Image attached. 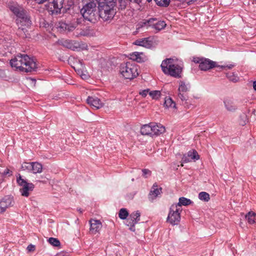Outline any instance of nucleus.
Returning <instances> with one entry per match:
<instances>
[{
    "instance_id": "nucleus-47",
    "label": "nucleus",
    "mask_w": 256,
    "mask_h": 256,
    "mask_svg": "<svg viewBox=\"0 0 256 256\" xmlns=\"http://www.w3.org/2000/svg\"><path fill=\"white\" fill-rule=\"evenodd\" d=\"M34 246L32 244H30L27 247V250L28 252L34 251Z\"/></svg>"
},
{
    "instance_id": "nucleus-42",
    "label": "nucleus",
    "mask_w": 256,
    "mask_h": 256,
    "mask_svg": "<svg viewBox=\"0 0 256 256\" xmlns=\"http://www.w3.org/2000/svg\"><path fill=\"white\" fill-rule=\"evenodd\" d=\"M142 176L145 178H147L148 176H150L151 174L150 170L148 169H142Z\"/></svg>"
},
{
    "instance_id": "nucleus-14",
    "label": "nucleus",
    "mask_w": 256,
    "mask_h": 256,
    "mask_svg": "<svg viewBox=\"0 0 256 256\" xmlns=\"http://www.w3.org/2000/svg\"><path fill=\"white\" fill-rule=\"evenodd\" d=\"M90 232L93 234L99 232L102 226L101 222L98 220H90Z\"/></svg>"
},
{
    "instance_id": "nucleus-45",
    "label": "nucleus",
    "mask_w": 256,
    "mask_h": 256,
    "mask_svg": "<svg viewBox=\"0 0 256 256\" xmlns=\"http://www.w3.org/2000/svg\"><path fill=\"white\" fill-rule=\"evenodd\" d=\"M182 160V162H185V163L188 162H190V158H188V156H186V155H184L183 156Z\"/></svg>"
},
{
    "instance_id": "nucleus-33",
    "label": "nucleus",
    "mask_w": 256,
    "mask_h": 256,
    "mask_svg": "<svg viewBox=\"0 0 256 256\" xmlns=\"http://www.w3.org/2000/svg\"><path fill=\"white\" fill-rule=\"evenodd\" d=\"M198 198L204 202H208L210 199V194L204 192H202L199 193Z\"/></svg>"
},
{
    "instance_id": "nucleus-23",
    "label": "nucleus",
    "mask_w": 256,
    "mask_h": 256,
    "mask_svg": "<svg viewBox=\"0 0 256 256\" xmlns=\"http://www.w3.org/2000/svg\"><path fill=\"white\" fill-rule=\"evenodd\" d=\"M141 55H143L142 52H136L130 54V58L138 62H140L144 60Z\"/></svg>"
},
{
    "instance_id": "nucleus-44",
    "label": "nucleus",
    "mask_w": 256,
    "mask_h": 256,
    "mask_svg": "<svg viewBox=\"0 0 256 256\" xmlns=\"http://www.w3.org/2000/svg\"><path fill=\"white\" fill-rule=\"evenodd\" d=\"M150 90L149 89H146L144 90H143L141 92H140L139 94L140 95L142 96L143 97H146L147 94H149Z\"/></svg>"
},
{
    "instance_id": "nucleus-9",
    "label": "nucleus",
    "mask_w": 256,
    "mask_h": 256,
    "mask_svg": "<svg viewBox=\"0 0 256 256\" xmlns=\"http://www.w3.org/2000/svg\"><path fill=\"white\" fill-rule=\"evenodd\" d=\"M80 23V20L76 19V20H74L70 23H67L66 22L60 21L56 24V28L61 32H71L74 30Z\"/></svg>"
},
{
    "instance_id": "nucleus-20",
    "label": "nucleus",
    "mask_w": 256,
    "mask_h": 256,
    "mask_svg": "<svg viewBox=\"0 0 256 256\" xmlns=\"http://www.w3.org/2000/svg\"><path fill=\"white\" fill-rule=\"evenodd\" d=\"M32 167L31 172L33 174H40L42 172V166L38 162H32Z\"/></svg>"
},
{
    "instance_id": "nucleus-46",
    "label": "nucleus",
    "mask_w": 256,
    "mask_h": 256,
    "mask_svg": "<svg viewBox=\"0 0 256 256\" xmlns=\"http://www.w3.org/2000/svg\"><path fill=\"white\" fill-rule=\"evenodd\" d=\"M104 4H108L115 5L116 0H104Z\"/></svg>"
},
{
    "instance_id": "nucleus-55",
    "label": "nucleus",
    "mask_w": 256,
    "mask_h": 256,
    "mask_svg": "<svg viewBox=\"0 0 256 256\" xmlns=\"http://www.w3.org/2000/svg\"><path fill=\"white\" fill-rule=\"evenodd\" d=\"M146 1L148 2H150L152 1V0H146Z\"/></svg>"
},
{
    "instance_id": "nucleus-10",
    "label": "nucleus",
    "mask_w": 256,
    "mask_h": 256,
    "mask_svg": "<svg viewBox=\"0 0 256 256\" xmlns=\"http://www.w3.org/2000/svg\"><path fill=\"white\" fill-rule=\"evenodd\" d=\"M194 62L199 64V68L202 70H207L216 66V62L208 59L194 58Z\"/></svg>"
},
{
    "instance_id": "nucleus-12",
    "label": "nucleus",
    "mask_w": 256,
    "mask_h": 256,
    "mask_svg": "<svg viewBox=\"0 0 256 256\" xmlns=\"http://www.w3.org/2000/svg\"><path fill=\"white\" fill-rule=\"evenodd\" d=\"M140 213L139 211H136L132 212L130 215L129 218L128 220V226H130V230L131 231L134 232L135 230L134 226L140 220Z\"/></svg>"
},
{
    "instance_id": "nucleus-35",
    "label": "nucleus",
    "mask_w": 256,
    "mask_h": 256,
    "mask_svg": "<svg viewBox=\"0 0 256 256\" xmlns=\"http://www.w3.org/2000/svg\"><path fill=\"white\" fill-rule=\"evenodd\" d=\"M149 95L152 99L157 100L160 96V92L159 90L150 91Z\"/></svg>"
},
{
    "instance_id": "nucleus-28",
    "label": "nucleus",
    "mask_w": 256,
    "mask_h": 256,
    "mask_svg": "<svg viewBox=\"0 0 256 256\" xmlns=\"http://www.w3.org/2000/svg\"><path fill=\"white\" fill-rule=\"evenodd\" d=\"M166 24L164 21H156L154 22V25H152V28L158 31H160L164 29L166 27Z\"/></svg>"
},
{
    "instance_id": "nucleus-21",
    "label": "nucleus",
    "mask_w": 256,
    "mask_h": 256,
    "mask_svg": "<svg viewBox=\"0 0 256 256\" xmlns=\"http://www.w3.org/2000/svg\"><path fill=\"white\" fill-rule=\"evenodd\" d=\"M17 24L21 26H25L26 27L30 26L32 24L30 16L28 14L26 16L20 20L16 22Z\"/></svg>"
},
{
    "instance_id": "nucleus-1",
    "label": "nucleus",
    "mask_w": 256,
    "mask_h": 256,
    "mask_svg": "<svg viewBox=\"0 0 256 256\" xmlns=\"http://www.w3.org/2000/svg\"><path fill=\"white\" fill-rule=\"evenodd\" d=\"M10 64L16 70L26 72L36 71L38 68L36 60L27 54H18L10 60Z\"/></svg>"
},
{
    "instance_id": "nucleus-36",
    "label": "nucleus",
    "mask_w": 256,
    "mask_h": 256,
    "mask_svg": "<svg viewBox=\"0 0 256 256\" xmlns=\"http://www.w3.org/2000/svg\"><path fill=\"white\" fill-rule=\"evenodd\" d=\"M178 98L182 102L186 103V101L188 99V96L186 93V92H178ZM182 104H184L182 103Z\"/></svg>"
},
{
    "instance_id": "nucleus-17",
    "label": "nucleus",
    "mask_w": 256,
    "mask_h": 256,
    "mask_svg": "<svg viewBox=\"0 0 256 256\" xmlns=\"http://www.w3.org/2000/svg\"><path fill=\"white\" fill-rule=\"evenodd\" d=\"M13 13L16 16V21L20 20L26 16L28 14L27 12L23 8L18 7L12 6L10 8Z\"/></svg>"
},
{
    "instance_id": "nucleus-7",
    "label": "nucleus",
    "mask_w": 256,
    "mask_h": 256,
    "mask_svg": "<svg viewBox=\"0 0 256 256\" xmlns=\"http://www.w3.org/2000/svg\"><path fill=\"white\" fill-rule=\"evenodd\" d=\"M16 181L18 185L22 186V188L20 190L22 195L26 197L28 196L30 192L32 191L34 188V185L32 183H28L22 179L20 174H19L18 177H17Z\"/></svg>"
},
{
    "instance_id": "nucleus-56",
    "label": "nucleus",
    "mask_w": 256,
    "mask_h": 256,
    "mask_svg": "<svg viewBox=\"0 0 256 256\" xmlns=\"http://www.w3.org/2000/svg\"><path fill=\"white\" fill-rule=\"evenodd\" d=\"M78 210L80 211V213H81V212H82V210H80V209Z\"/></svg>"
},
{
    "instance_id": "nucleus-31",
    "label": "nucleus",
    "mask_w": 256,
    "mask_h": 256,
    "mask_svg": "<svg viewBox=\"0 0 256 256\" xmlns=\"http://www.w3.org/2000/svg\"><path fill=\"white\" fill-rule=\"evenodd\" d=\"M164 106L167 108H176V104L170 98H166L164 103Z\"/></svg>"
},
{
    "instance_id": "nucleus-49",
    "label": "nucleus",
    "mask_w": 256,
    "mask_h": 256,
    "mask_svg": "<svg viewBox=\"0 0 256 256\" xmlns=\"http://www.w3.org/2000/svg\"><path fill=\"white\" fill-rule=\"evenodd\" d=\"M234 66V64H230V65H226V66H222V68H228V69H231Z\"/></svg>"
},
{
    "instance_id": "nucleus-27",
    "label": "nucleus",
    "mask_w": 256,
    "mask_h": 256,
    "mask_svg": "<svg viewBox=\"0 0 256 256\" xmlns=\"http://www.w3.org/2000/svg\"><path fill=\"white\" fill-rule=\"evenodd\" d=\"M246 218L250 224L256 223V214L252 212H250L246 214Z\"/></svg>"
},
{
    "instance_id": "nucleus-51",
    "label": "nucleus",
    "mask_w": 256,
    "mask_h": 256,
    "mask_svg": "<svg viewBox=\"0 0 256 256\" xmlns=\"http://www.w3.org/2000/svg\"><path fill=\"white\" fill-rule=\"evenodd\" d=\"M38 4H42L48 1V0H35Z\"/></svg>"
},
{
    "instance_id": "nucleus-40",
    "label": "nucleus",
    "mask_w": 256,
    "mask_h": 256,
    "mask_svg": "<svg viewBox=\"0 0 256 256\" xmlns=\"http://www.w3.org/2000/svg\"><path fill=\"white\" fill-rule=\"evenodd\" d=\"M120 7L121 9H124L130 2L128 0H118Z\"/></svg>"
},
{
    "instance_id": "nucleus-24",
    "label": "nucleus",
    "mask_w": 256,
    "mask_h": 256,
    "mask_svg": "<svg viewBox=\"0 0 256 256\" xmlns=\"http://www.w3.org/2000/svg\"><path fill=\"white\" fill-rule=\"evenodd\" d=\"M192 203V202L190 200L184 197H181L179 198V202L178 204H174L175 206H176L178 208H180L182 206H188Z\"/></svg>"
},
{
    "instance_id": "nucleus-39",
    "label": "nucleus",
    "mask_w": 256,
    "mask_h": 256,
    "mask_svg": "<svg viewBox=\"0 0 256 256\" xmlns=\"http://www.w3.org/2000/svg\"><path fill=\"white\" fill-rule=\"evenodd\" d=\"M226 76L230 80L233 82H236L238 80V78L232 72L228 73Z\"/></svg>"
},
{
    "instance_id": "nucleus-48",
    "label": "nucleus",
    "mask_w": 256,
    "mask_h": 256,
    "mask_svg": "<svg viewBox=\"0 0 256 256\" xmlns=\"http://www.w3.org/2000/svg\"><path fill=\"white\" fill-rule=\"evenodd\" d=\"M130 2H134V3H136V4H139L141 2V1L142 0H128Z\"/></svg>"
},
{
    "instance_id": "nucleus-16",
    "label": "nucleus",
    "mask_w": 256,
    "mask_h": 256,
    "mask_svg": "<svg viewBox=\"0 0 256 256\" xmlns=\"http://www.w3.org/2000/svg\"><path fill=\"white\" fill-rule=\"evenodd\" d=\"M152 136H158L164 133L165 127L160 124L152 122Z\"/></svg>"
},
{
    "instance_id": "nucleus-8",
    "label": "nucleus",
    "mask_w": 256,
    "mask_h": 256,
    "mask_svg": "<svg viewBox=\"0 0 256 256\" xmlns=\"http://www.w3.org/2000/svg\"><path fill=\"white\" fill-rule=\"evenodd\" d=\"M64 2V0H48L46 7L52 14H58L63 8Z\"/></svg>"
},
{
    "instance_id": "nucleus-57",
    "label": "nucleus",
    "mask_w": 256,
    "mask_h": 256,
    "mask_svg": "<svg viewBox=\"0 0 256 256\" xmlns=\"http://www.w3.org/2000/svg\"><path fill=\"white\" fill-rule=\"evenodd\" d=\"M81 66H82V68L84 67V66H82V63H81Z\"/></svg>"
},
{
    "instance_id": "nucleus-13",
    "label": "nucleus",
    "mask_w": 256,
    "mask_h": 256,
    "mask_svg": "<svg viewBox=\"0 0 256 256\" xmlns=\"http://www.w3.org/2000/svg\"><path fill=\"white\" fill-rule=\"evenodd\" d=\"M86 102L88 104L95 110L99 109L103 106V104L100 99L95 96H88Z\"/></svg>"
},
{
    "instance_id": "nucleus-32",
    "label": "nucleus",
    "mask_w": 256,
    "mask_h": 256,
    "mask_svg": "<svg viewBox=\"0 0 256 256\" xmlns=\"http://www.w3.org/2000/svg\"><path fill=\"white\" fill-rule=\"evenodd\" d=\"M156 4L162 7H168L170 3V0H154Z\"/></svg>"
},
{
    "instance_id": "nucleus-22",
    "label": "nucleus",
    "mask_w": 256,
    "mask_h": 256,
    "mask_svg": "<svg viewBox=\"0 0 256 256\" xmlns=\"http://www.w3.org/2000/svg\"><path fill=\"white\" fill-rule=\"evenodd\" d=\"M152 122L144 125L140 129V132L142 135L152 136Z\"/></svg>"
},
{
    "instance_id": "nucleus-25",
    "label": "nucleus",
    "mask_w": 256,
    "mask_h": 256,
    "mask_svg": "<svg viewBox=\"0 0 256 256\" xmlns=\"http://www.w3.org/2000/svg\"><path fill=\"white\" fill-rule=\"evenodd\" d=\"M190 86L189 84H186L183 81H180L179 82V87L178 88V92H186L188 91Z\"/></svg>"
},
{
    "instance_id": "nucleus-18",
    "label": "nucleus",
    "mask_w": 256,
    "mask_h": 256,
    "mask_svg": "<svg viewBox=\"0 0 256 256\" xmlns=\"http://www.w3.org/2000/svg\"><path fill=\"white\" fill-rule=\"evenodd\" d=\"M157 21V20L154 18H151L148 20H144L142 22H140L136 26V30H139L140 28L146 27H152L154 25V22Z\"/></svg>"
},
{
    "instance_id": "nucleus-37",
    "label": "nucleus",
    "mask_w": 256,
    "mask_h": 256,
    "mask_svg": "<svg viewBox=\"0 0 256 256\" xmlns=\"http://www.w3.org/2000/svg\"><path fill=\"white\" fill-rule=\"evenodd\" d=\"M32 167V164L31 162H24L22 164V169L23 170H27L30 172H31Z\"/></svg>"
},
{
    "instance_id": "nucleus-4",
    "label": "nucleus",
    "mask_w": 256,
    "mask_h": 256,
    "mask_svg": "<svg viewBox=\"0 0 256 256\" xmlns=\"http://www.w3.org/2000/svg\"><path fill=\"white\" fill-rule=\"evenodd\" d=\"M138 67L134 63L126 62L121 64L120 72L124 78L132 80L138 75Z\"/></svg>"
},
{
    "instance_id": "nucleus-38",
    "label": "nucleus",
    "mask_w": 256,
    "mask_h": 256,
    "mask_svg": "<svg viewBox=\"0 0 256 256\" xmlns=\"http://www.w3.org/2000/svg\"><path fill=\"white\" fill-rule=\"evenodd\" d=\"M48 242L50 244L54 246H60V242L58 238H50L48 240Z\"/></svg>"
},
{
    "instance_id": "nucleus-3",
    "label": "nucleus",
    "mask_w": 256,
    "mask_h": 256,
    "mask_svg": "<svg viewBox=\"0 0 256 256\" xmlns=\"http://www.w3.org/2000/svg\"><path fill=\"white\" fill-rule=\"evenodd\" d=\"M80 12L85 20L92 23H95L99 18L96 6L94 2H89L84 6Z\"/></svg>"
},
{
    "instance_id": "nucleus-52",
    "label": "nucleus",
    "mask_w": 256,
    "mask_h": 256,
    "mask_svg": "<svg viewBox=\"0 0 256 256\" xmlns=\"http://www.w3.org/2000/svg\"><path fill=\"white\" fill-rule=\"evenodd\" d=\"M90 2H94L96 5L98 4V0H90Z\"/></svg>"
},
{
    "instance_id": "nucleus-29",
    "label": "nucleus",
    "mask_w": 256,
    "mask_h": 256,
    "mask_svg": "<svg viewBox=\"0 0 256 256\" xmlns=\"http://www.w3.org/2000/svg\"><path fill=\"white\" fill-rule=\"evenodd\" d=\"M187 156L190 158V161L192 160H198L200 158V156L198 154V152L196 150H192V151H189L188 152Z\"/></svg>"
},
{
    "instance_id": "nucleus-30",
    "label": "nucleus",
    "mask_w": 256,
    "mask_h": 256,
    "mask_svg": "<svg viewBox=\"0 0 256 256\" xmlns=\"http://www.w3.org/2000/svg\"><path fill=\"white\" fill-rule=\"evenodd\" d=\"M248 119L246 113L243 112L240 116L238 120L239 123L242 126H244L248 122Z\"/></svg>"
},
{
    "instance_id": "nucleus-54",
    "label": "nucleus",
    "mask_w": 256,
    "mask_h": 256,
    "mask_svg": "<svg viewBox=\"0 0 256 256\" xmlns=\"http://www.w3.org/2000/svg\"><path fill=\"white\" fill-rule=\"evenodd\" d=\"M78 74H80V76L81 75V74H82V73H83V72H82V71H81V70H78Z\"/></svg>"
},
{
    "instance_id": "nucleus-6",
    "label": "nucleus",
    "mask_w": 256,
    "mask_h": 256,
    "mask_svg": "<svg viewBox=\"0 0 256 256\" xmlns=\"http://www.w3.org/2000/svg\"><path fill=\"white\" fill-rule=\"evenodd\" d=\"M182 210L180 208H178L175 204H172L168 214V222L172 225L178 224L180 220V212Z\"/></svg>"
},
{
    "instance_id": "nucleus-53",
    "label": "nucleus",
    "mask_w": 256,
    "mask_h": 256,
    "mask_svg": "<svg viewBox=\"0 0 256 256\" xmlns=\"http://www.w3.org/2000/svg\"><path fill=\"white\" fill-rule=\"evenodd\" d=\"M253 88L255 90H256V81L254 82Z\"/></svg>"
},
{
    "instance_id": "nucleus-15",
    "label": "nucleus",
    "mask_w": 256,
    "mask_h": 256,
    "mask_svg": "<svg viewBox=\"0 0 256 256\" xmlns=\"http://www.w3.org/2000/svg\"><path fill=\"white\" fill-rule=\"evenodd\" d=\"M224 104L226 109L230 112H234L238 109L234 100L231 98H225L224 100Z\"/></svg>"
},
{
    "instance_id": "nucleus-2",
    "label": "nucleus",
    "mask_w": 256,
    "mask_h": 256,
    "mask_svg": "<svg viewBox=\"0 0 256 256\" xmlns=\"http://www.w3.org/2000/svg\"><path fill=\"white\" fill-rule=\"evenodd\" d=\"M162 72L166 74L175 78H180L182 72V68L174 63V60L167 58L162 61L161 64Z\"/></svg>"
},
{
    "instance_id": "nucleus-19",
    "label": "nucleus",
    "mask_w": 256,
    "mask_h": 256,
    "mask_svg": "<svg viewBox=\"0 0 256 256\" xmlns=\"http://www.w3.org/2000/svg\"><path fill=\"white\" fill-rule=\"evenodd\" d=\"M134 44L137 46H142L146 48H150L152 46V42L149 40V38H144L136 40Z\"/></svg>"
},
{
    "instance_id": "nucleus-41",
    "label": "nucleus",
    "mask_w": 256,
    "mask_h": 256,
    "mask_svg": "<svg viewBox=\"0 0 256 256\" xmlns=\"http://www.w3.org/2000/svg\"><path fill=\"white\" fill-rule=\"evenodd\" d=\"M63 45L68 48L74 50V46L71 40H66L64 42Z\"/></svg>"
},
{
    "instance_id": "nucleus-11",
    "label": "nucleus",
    "mask_w": 256,
    "mask_h": 256,
    "mask_svg": "<svg viewBox=\"0 0 256 256\" xmlns=\"http://www.w3.org/2000/svg\"><path fill=\"white\" fill-rule=\"evenodd\" d=\"M14 204V198L10 196H6L0 200V212H4L6 208L12 206Z\"/></svg>"
},
{
    "instance_id": "nucleus-34",
    "label": "nucleus",
    "mask_w": 256,
    "mask_h": 256,
    "mask_svg": "<svg viewBox=\"0 0 256 256\" xmlns=\"http://www.w3.org/2000/svg\"><path fill=\"white\" fill-rule=\"evenodd\" d=\"M128 216V212L126 209L122 208H121L118 213V216L120 218L125 220Z\"/></svg>"
},
{
    "instance_id": "nucleus-43",
    "label": "nucleus",
    "mask_w": 256,
    "mask_h": 256,
    "mask_svg": "<svg viewBox=\"0 0 256 256\" xmlns=\"http://www.w3.org/2000/svg\"><path fill=\"white\" fill-rule=\"evenodd\" d=\"M0 174H2V176H10L12 175V172H10V170L8 168H6L4 172L0 170Z\"/></svg>"
},
{
    "instance_id": "nucleus-50",
    "label": "nucleus",
    "mask_w": 256,
    "mask_h": 256,
    "mask_svg": "<svg viewBox=\"0 0 256 256\" xmlns=\"http://www.w3.org/2000/svg\"><path fill=\"white\" fill-rule=\"evenodd\" d=\"M80 76L84 80L86 79L88 77V74H83V73L81 74Z\"/></svg>"
},
{
    "instance_id": "nucleus-5",
    "label": "nucleus",
    "mask_w": 256,
    "mask_h": 256,
    "mask_svg": "<svg viewBox=\"0 0 256 256\" xmlns=\"http://www.w3.org/2000/svg\"><path fill=\"white\" fill-rule=\"evenodd\" d=\"M114 6L115 5L108 4H99V18H101L104 21L111 20L116 13Z\"/></svg>"
},
{
    "instance_id": "nucleus-26",
    "label": "nucleus",
    "mask_w": 256,
    "mask_h": 256,
    "mask_svg": "<svg viewBox=\"0 0 256 256\" xmlns=\"http://www.w3.org/2000/svg\"><path fill=\"white\" fill-rule=\"evenodd\" d=\"M161 188H154L152 190L148 195V199L150 201L152 202L154 199L156 198L157 196L160 194Z\"/></svg>"
}]
</instances>
